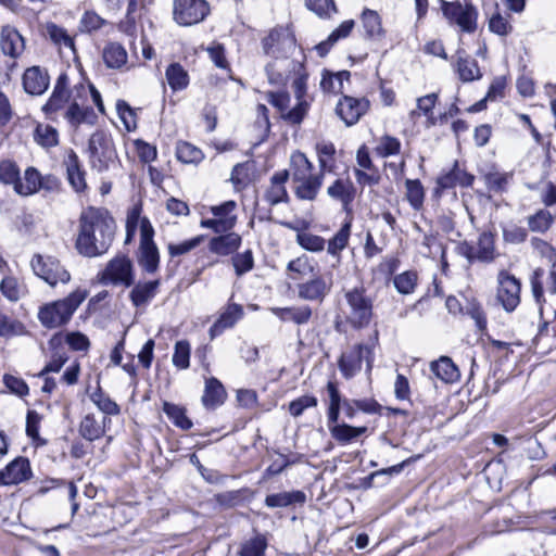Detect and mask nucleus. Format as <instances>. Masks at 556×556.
I'll use <instances>...</instances> for the list:
<instances>
[{
  "instance_id": "nucleus-19",
  "label": "nucleus",
  "mask_w": 556,
  "mask_h": 556,
  "mask_svg": "<svg viewBox=\"0 0 556 556\" xmlns=\"http://www.w3.org/2000/svg\"><path fill=\"white\" fill-rule=\"evenodd\" d=\"M332 288L331 278L326 279L320 275H313V278L298 286V296L305 301L323 302Z\"/></svg>"
},
{
  "instance_id": "nucleus-40",
  "label": "nucleus",
  "mask_w": 556,
  "mask_h": 556,
  "mask_svg": "<svg viewBox=\"0 0 556 556\" xmlns=\"http://www.w3.org/2000/svg\"><path fill=\"white\" fill-rule=\"evenodd\" d=\"M165 76L173 91L184 90L189 85L188 72L179 63L170 64L166 68Z\"/></svg>"
},
{
  "instance_id": "nucleus-23",
  "label": "nucleus",
  "mask_w": 556,
  "mask_h": 556,
  "mask_svg": "<svg viewBox=\"0 0 556 556\" xmlns=\"http://www.w3.org/2000/svg\"><path fill=\"white\" fill-rule=\"evenodd\" d=\"M475 177L462 169L457 163L446 173L441 174L437 178L435 192H442L447 189H453L457 186L470 187L473 182Z\"/></svg>"
},
{
  "instance_id": "nucleus-6",
  "label": "nucleus",
  "mask_w": 556,
  "mask_h": 556,
  "mask_svg": "<svg viewBox=\"0 0 556 556\" xmlns=\"http://www.w3.org/2000/svg\"><path fill=\"white\" fill-rule=\"evenodd\" d=\"M87 296V290L77 288L63 299L46 303L38 309V320L45 328H61L70 323Z\"/></svg>"
},
{
  "instance_id": "nucleus-54",
  "label": "nucleus",
  "mask_w": 556,
  "mask_h": 556,
  "mask_svg": "<svg viewBox=\"0 0 556 556\" xmlns=\"http://www.w3.org/2000/svg\"><path fill=\"white\" fill-rule=\"evenodd\" d=\"M351 233V225L344 224L340 230L328 242L327 251L329 254L336 256L348 245Z\"/></svg>"
},
{
  "instance_id": "nucleus-51",
  "label": "nucleus",
  "mask_w": 556,
  "mask_h": 556,
  "mask_svg": "<svg viewBox=\"0 0 556 556\" xmlns=\"http://www.w3.org/2000/svg\"><path fill=\"white\" fill-rule=\"evenodd\" d=\"M418 275L416 271L407 270L393 278V285L401 294H410L417 286Z\"/></svg>"
},
{
  "instance_id": "nucleus-7",
  "label": "nucleus",
  "mask_w": 556,
  "mask_h": 556,
  "mask_svg": "<svg viewBox=\"0 0 556 556\" xmlns=\"http://www.w3.org/2000/svg\"><path fill=\"white\" fill-rule=\"evenodd\" d=\"M34 274L51 288L66 285L71 281V274L61 262L51 255L35 254L30 261Z\"/></svg>"
},
{
  "instance_id": "nucleus-8",
  "label": "nucleus",
  "mask_w": 556,
  "mask_h": 556,
  "mask_svg": "<svg viewBox=\"0 0 556 556\" xmlns=\"http://www.w3.org/2000/svg\"><path fill=\"white\" fill-rule=\"evenodd\" d=\"M98 281L102 286L129 288L135 282L134 265L126 255H117L106 264L98 274Z\"/></svg>"
},
{
  "instance_id": "nucleus-2",
  "label": "nucleus",
  "mask_w": 556,
  "mask_h": 556,
  "mask_svg": "<svg viewBox=\"0 0 556 556\" xmlns=\"http://www.w3.org/2000/svg\"><path fill=\"white\" fill-rule=\"evenodd\" d=\"M116 225L106 210L89 206L78 220L75 248L85 257H97L108 252L111 247Z\"/></svg>"
},
{
  "instance_id": "nucleus-5",
  "label": "nucleus",
  "mask_w": 556,
  "mask_h": 556,
  "mask_svg": "<svg viewBox=\"0 0 556 556\" xmlns=\"http://www.w3.org/2000/svg\"><path fill=\"white\" fill-rule=\"evenodd\" d=\"M287 170L295 197L302 201H314L323 186L325 173L320 169L314 172L313 163L300 151L291 154Z\"/></svg>"
},
{
  "instance_id": "nucleus-37",
  "label": "nucleus",
  "mask_w": 556,
  "mask_h": 556,
  "mask_svg": "<svg viewBox=\"0 0 556 556\" xmlns=\"http://www.w3.org/2000/svg\"><path fill=\"white\" fill-rule=\"evenodd\" d=\"M287 270L290 279L299 280L313 276L315 274V265L308 256L301 255L288 263Z\"/></svg>"
},
{
  "instance_id": "nucleus-11",
  "label": "nucleus",
  "mask_w": 556,
  "mask_h": 556,
  "mask_svg": "<svg viewBox=\"0 0 556 556\" xmlns=\"http://www.w3.org/2000/svg\"><path fill=\"white\" fill-rule=\"evenodd\" d=\"M364 362L366 371L370 372L374 363V348L359 343L341 354L338 366L342 376L345 379H351L361 371Z\"/></svg>"
},
{
  "instance_id": "nucleus-33",
  "label": "nucleus",
  "mask_w": 556,
  "mask_h": 556,
  "mask_svg": "<svg viewBox=\"0 0 556 556\" xmlns=\"http://www.w3.org/2000/svg\"><path fill=\"white\" fill-rule=\"evenodd\" d=\"M39 170L33 166L25 169L23 178L20 177L18 184L15 186V192L22 197H28L40 190Z\"/></svg>"
},
{
  "instance_id": "nucleus-31",
  "label": "nucleus",
  "mask_w": 556,
  "mask_h": 556,
  "mask_svg": "<svg viewBox=\"0 0 556 556\" xmlns=\"http://www.w3.org/2000/svg\"><path fill=\"white\" fill-rule=\"evenodd\" d=\"M455 70L463 83H471L482 77L478 62L475 59L462 55L460 53L457 54Z\"/></svg>"
},
{
  "instance_id": "nucleus-30",
  "label": "nucleus",
  "mask_w": 556,
  "mask_h": 556,
  "mask_svg": "<svg viewBox=\"0 0 556 556\" xmlns=\"http://www.w3.org/2000/svg\"><path fill=\"white\" fill-rule=\"evenodd\" d=\"M110 421L108 417L98 420L94 415L87 414L80 421L79 433L88 441L98 440L105 433L106 422Z\"/></svg>"
},
{
  "instance_id": "nucleus-45",
  "label": "nucleus",
  "mask_w": 556,
  "mask_h": 556,
  "mask_svg": "<svg viewBox=\"0 0 556 556\" xmlns=\"http://www.w3.org/2000/svg\"><path fill=\"white\" fill-rule=\"evenodd\" d=\"M103 61L108 67L119 68L127 62V52L119 43L111 42L103 49Z\"/></svg>"
},
{
  "instance_id": "nucleus-28",
  "label": "nucleus",
  "mask_w": 556,
  "mask_h": 556,
  "mask_svg": "<svg viewBox=\"0 0 556 556\" xmlns=\"http://www.w3.org/2000/svg\"><path fill=\"white\" fill-rule=\"evenodd\" d=\"M223 233L210 240L208 250L214 254L227 256L239 249L242 240L240 235L231 230Z\"/></svg>"
},
{
  "instance_id": "nucleus-46",
  "label": "nucleus",
  "mask_w": 556,
  "mask_h": 556,
  "mask_svg": "<svg viewBox=\"0 0 556 556\" xmlns=\"http://www.w3.org/2000/svg\"><path fill=\"white\" fill-rule=\"evenodd\" d=\"M555 220L554 215L547 210H539L528 217L529 229L533 232H546Z\"/></svg>"
},
{
  "instance_id": "nucleus-25",
  "label": "nucleus",
  "mask_w": 556,
  "mask_h": 556,
  "mask_svg": "<svg viewBox=\"0 0 556 556\" xmlns=\"http://www.w3.org/2000/svg\"><path fill=\"white\" fill-rule=\"evenodd\" d=\"M288 179L289 172L287 169L279 170L271 176L269 187L265 192V200L270 205L288 202L289 194L286 188Z\"/></svg>"
},
{
  "instance_id": "nucleus-61",
  "label": "nucleus",
  "mask_w": 556,
  "mask_h": 556,
  "mask_svg": "<svg viewBox=\"0 0 556 556\" xmlns=\"http://www.w3.org/2000/svg\"><path fill=\"white\" fill-rule=\"evenodd\" d=\"M232 266L238 277L253 269L254 258L251 250L238 253L231 258Z\"/></svg>"
},
{
  "instance_id": "nucleus-12",
  "label": "nucleus",
  "mask_w": 556,
  "mask_h": 556,
  "mask_svg": "<svg viewBox=\"0 0 556 556\" xmlns=\"http://www.w3.org/2000/svg\"><path fill=\"white\" fill-rule=\"evenodd\" d=\"M520 291V281L508 271L500 270L497 274L496 300L506 312L510 313L519 305Z\"/></svg>"
},
{
  "instance_id": "nucleus-42",
  "label": "nucleus",
  "mask_w": 556,
  "mask_h": 556,
  "mask_svg": "<svg viewBox=\"0 0 556 556\" xmlns=\"http://www.w3.org/2000/svg\"><path fill=\"white\" fill-rule=\"evenodd\" d=\"M46 34L50 40L60 49H68L73 54H75L74 39L63 27H60L54 23H48L46 25Z\"/></svg>"
},
{
  "instance_id": "nucleus-56",
  "label": "nucleus",
  "mask_w": 556,
  "mask_h": 556,
  "mask_svg": "<svg viewBox=\"0 0 556 556\" xmlns=\"http://www.w3.org/2000/svg\"><path fill=\"white\" fill-rule=\"evenodd\" d=\"M20 168L13 161L3 160L0 162V181L10 185L15 190V186L20 180Z\"/></svg>"
},
{
  "instance_id": "nucleus-34",
  "label": "nucleus",
  "mask_w": 556,
  "mask_h": 556,
  "mask_svg": "<svg viewBox=\"0 0 556 556\" xmlns=\"http://www.w3.org/2000/svg\"><path fill=\"white\" fill-rule=\"evenodd\" d=\"M226 397L223 384L216 378H208L205 381L202 403L205 407H216L220 405Z\"/></svg>"
},
{
  "instance_id": "nucleus-24",
  "label": "nucleus",
  "mask_w": 556,
  "mask_h": 556,
  "mask_svg": "<svg viewBox=\"0 0 556 556\" xmlns=\"http://www.w3.org/2000/svg\"><path fill=\"white\" fill-rule=\"evenodd\" d=\"M0 47L5 55L17 59L25 50V40L16 28L5 25L1 28Z\"/></svg>"
},
{
  "instance_id": "nucleus-55",
  "label": "nucleus",
  "mask_w": 556,
  "mask_h": 556,
  "mask_svg": "<svg viewBox=\"0 0 556 556\" xmlns=\"http://www.w3.org/2000/svg\"><path fill=\"white\" fill-rule=\"evenodd\" d=\"M191 348L187 340L177 341L173 354V365L178 369H187L190 366Z\"/></svg>"
},
{
  "instance_id": "nucleus-62",
  "label": "nucleus",
  "mask_w": 556,
  "mask_h": 556,
  "mask_svg": "<svg viewBox=\"0 0 556 556\" xmlns=\"http://www.w3.org/2000/svg\"><path fill=\"white\" fill-rule=\"evenodd\" d=\"M296 242L300 247L311 252H319L325 248L324 238L311 232H299L296 235Z\"/></svg>"
},
{
  "instance_id": "nucleus-47",
  "label": "nucleus",
  "mask_w": 556,
  "mask_h": 556,
  "mask_svg": "<svg viewBox=\"0 0 556 556\" xmlns=\"http://www.w3.org/2000/svg\"><path fill=\"white\" fill-rule=\"evenodd\" d=\"M176 155L180 162L186 164H198L204 157L199 148L186 141L177 143Z\"/></svg>"
},
{
  "instance_id": "nucleus-35",
  "label": "nucleus",
  "mask_w": 556,
  "mask_h": 556,
  "mask_svg": "<svg viewBox=\"0 0 556 556\" xmlns=\"http://www.w3.org/2000/svg\"><path fill=\"white\" fill-rule=\"evenodd\" d=\"M476 249L477 261L482 263H492L496 256L494 236L490 232H482L479 238Z\"/></svg>"
},
{
  "instance_id": "nucleus-58",
  "label": "nucleus",
  "mask_w": 556,
  "mask_h": 556,
  "mask_svg": "<svg viewBox=\"0 0 556 556\" xmlns=\"http://www.w3.org/2000/svg\"><path fill=\"white\" fill-rule=\"evenodd\" d=\"M93 404L105 415H118L119 406L111 400V397L104 394L100 389L94 391L91 396Z\"/></svg>"
},
{
  "instance_id": "nucleus-38",
  "label": "nucleus",
  "mask_w": 556,
  "mask_h": 556,
  "mask_svg": "<svg viewBox=\"0 0 556 556\" xmlns=\"http://www.w3.org/2000/svg\"><path fill=\"white\" fill-rule=\"evenodd\" d=\"M349 79L350 72L348 71L338 73L324 71L320 87L325 92L341 93L344 90V81H349Z\"/></svg>"
},
{
  "instance_id": "nucleus-16",
  "label": "nucleus",
  "mask_w": 556,
  "mask_h": 556,
  "mask_svg": "<svg viewBox=\"0 0 556 556\" xmlns=\"http://www.w3.org/2000/svg\"><path fill=\"white\" fill-rule=\"evenodd\" d=\"M208 12V4L204 0H175L174 2V18L184 26L200 23Z\"/></svg>"
},
{
  "instance_id": "nucleus-52",
  "label": "nucleus",
  "mask_w": 556,
  "mask_h": 556,
  "mask_svg": "<svg viewBox=\"0 0 556 556\" xmlns=\"http://www.w3.org/2000/svg\"><path fill=\"white\" fill-rule=\"evenodd\" d=\"M362 23L366 34L369 37L380 36L383 33L381 18L379 14L369 9H365L362 13Z\"/></svg>"
},
{
  "instance_id": "nucleus-13",
  "label": "nucleus",
  "mask_w": 556,
  "mask_h": 556,
  "mask_svg": "<svg viewBox=\"0 0 556 556\" xmlns=\"http://www.w3.org/2000/svg\"><path fill=\"white\" fill-rule=\"evenodd\" d=\"M236 208L237 203L232 200L226 201L219 205H214L211 207V213L214 215V218L202 219L200 226L202 228L212 229L216 233L230 231L237 223V216L235 214Z\"/></svg>"
},
{
  "instance_id": "nucleus-27",
  "label": "nucleus",
  "mask_w": 556,
  "mask_h": 556,
  "mask_svg": "<svg viewBox=\"0 0 556 556\" xmlns=\"http://www.w3.org/2000/svg\"><path fill=\"white\" fill-rule=\"evenodd\" d=\"M159 287L160 280L134 283L129 292L130 302L137 308L146 307L156 295Z\"/></svg>"
},
{
  "instance_id": "nucleus-49",
  "label": "nucleus",
  "mask_w": 556,
  "mask_h": 556,
  "mask_svg": "<svg viewBox=\"0 0 556 556\" xmlns=\"http://www.w3.org/2000/svg\"><path fill=\"white\" fill-rule=\"evenodd\" d=\"M34 139L43 148H52L59 143V134L54 127L39 124L35 129Z\"/></svg>"
},
{
  "instance_id": "nucleus-41",
  "label": "nucleus",
  "mask_w": 556,
  "mask_h": 556,
  "mask_svg": "<svg viewBox=\"0 0 556 556\" xmlns=\"http://www.w3.org/2000/svg\"><path fill=\"white\" fill-rule=\"evenodd\" d=\"M327 193L330 198L338 200L346 208L353 201V186L348 180L337 179L328 187Z\"/></svg>"
},
{
  "instance_id": "nucleus-18",
  "label": "nucleus",
  "mask_w": 556,
  "mask_h": 556,
  "mask_svg": "<svg viewBox=\"0 0 556 556\" xmlns=\"http://www.w3.org/2000/svg\"><path fill=\"white\" fill-rule=\"evenodd\" d=\"M531 289L538 303L544 302V292L556 294V262L548 264V269L536 268L531 276Z\"/></svg>"
},
{
  "instance_id": "nucleus-4",
  "label": "nucleus",
  "mask_w": 556,
  "mask_h": 556,
  "mask_svg": "<svg viewBox=\"0 0 556 556\" xmlns=\"http://www.w3.org/2000/svg\"><path fill=\"white\" fill-rule=\"evenodd\" d=\"M140 230V245L138 250V264L148 274L159 269L160 252L153 240L154 229L148 217H141L138 207L127 214L126 243L130 242L137 228Z\"/></svg>"
},
{
  "instance_id": "nucleus-53",
  "label": "nucleus",
  "mask_w": 556,
  "mask_h": 556,
  "mask_svg": "<svg viewBox=\"0 0 556 556\" xmlns=\"http://www.w3.org/2000/svg\"><path fill=\"white\" fill-rule=\"evenodd\" d=\"M405 186L407 201L415 210H419L425 198L424 187L418 179H407Z\"/></svg>"
},
{
  "instance_id": "nucleus-10",
  "label": "nucleus",
  "mask_w": 556,
  "mask_h": 556,
  "mask_svg": "<svg viewBox=\"0 0 556 556\" xmlns=\"http://www.w3.org/2000/svg\"><path fill=\"white\" fill-rule=\"evenodd\" d=\"M350 307L349 321L354 328L367 327L372 318V299L366 295L364 287H355L344 293Z\"/></svg>"
},
{
  "instance_id": "nucleus-1",
  "label": "nucleus",
  "mask_w": 556,
  "mask_h": 556,
  "mask_svg": "<svg viewBox=\"0 0 556 556\" xmlns=\"http://www.w3.org/2000/svg\"><path fill=\"white\" fill-rule=\"evenodd\" d=\"M88 89L85 84H76L71 88L67 74L62 73L56 78L53 91L42 111L51 118L61 114L73 127H78L83 123L92 124L96 115L88 105Z\"/></svg>"
},
{
  "instance_id": "nucleus-22",
  "label": "nucleus",
  "mask_w": 556,
  "mask_h": 556,
  "mask_svg": "<svg viewBox=\"0 0 556 556\" xmlns=\"http://www.w3.org/2000/svg\"><path fill=\"white\" fill-rule=\"evenodd\" d=\"M24 90L31 96L42 94L50 85L47 70L40 66L28 67L23 74Z\"/></svg>"
},
{
  "instance_id": "nucleus-63",
  "label": "nucleus",
  "mask_w": 556,
  "mask_h": 556,
  "mask_svg": "<svg viewBox=\"0 0 556 556\" xmlns=\"http://www.w3.org/2000/svg\"><path fill=\"white\" fill-rule=\"evenodd\" d=\"M317 399L313 395H302L289 403V413L293 417H300L303 412L317 406Z\"/></svg>"
},
{
  "instance_id": "nucleus-9",
  "label": "nucleus",
  "mask_w": 556,
  "mask_h": 556,
  "mask_svg": "<svg viewBox=\"0 0 556 556\" xmlns=\"http://www.w3.org/2000/svg\"><path fill=\"white\" fill-rule=\"evenodd\" d=\"M441 10L450 23L457 25L462 31L473 33L477 29L478 11L468 0H440Z\"/></svg>"
},
{
  "instance_id": "nucleus-3",
  "label": "nucleus",
  "mask_w": 556,
  "mask_h": 556,
  "mask_svg": "<svg viewBox=\"0 0 556 556\" xmlns=\"http://www.w3.org/2000/svg\"><path fill=\"white\" fill-rule=\"evenodd\" d=\"M263 48L266 54L276 58V61L266 66L269 80L283 83L289 78L290 72L299 73L302 63L288 60V55L295 50V38L287 28H275L263 40Z\"/></svg>"
},
{
  "instance_id": "nucleus-20",
  "label": "nucleus",
  "mask_w": 556,
  "mask_h": 556,
  "mask_svg": "<svg viewBox=\"0 0 556 556\" xmlns=\"http://www.w3.org/2000/svg\"><path fill=\"white\" fill-rule=\"evenodd\" d=\"M244 315L243 306L237 303H228L220 312L216 321L208 330L210 338L220 336L226 329L232 328Z\"/></svg>"
},
{
  "instance_id": "nucleus-57",
  "label": "nucleus",
  "mask_w": 556,
  "mask_h": 556,
  "mask_svg": "<svg viewBox=\"0 0 556 556\" xmlns=\"http://www.w3.org/2000/svg\"><path fill=\"white\" fill-rule=\"evenodd\" d=\"M401 142L397 138L392 136H382L375 148V152L378 156L388 157L400 153Z\"/></svg>"
},
{
  "instance_id": "nucleus-32",
  "label": "nucleus",
  "mask_w": 556,
  "mask_h": 556,
  "mask_svg": "<svg viewBox=\"0 0 556 556\" xmlns=\"http://www.w3.org/2000/svg\"><path fill=\"white\" fill-rule=\"evenodd\" d=\"M271 313L282 321H293L298 325L307 324L312 317V308L307 305L300 307H271Z\"/></svg>"
},
{
  "instance_id": "nucleus-43",
  "label": "nucleus",
  "mask_w": 556,
  "mask_h": 556,
  "mask_svg": "<svg viewBox=\"0 0 556 556\" xmlns=\"http://www.w3.org/2000/svg\"><path fill=\"white\" fill-rule=\"evenodd\" d=\"M305 501V495L301 491L293 492H281L276 494L267 495L265 498V504L267 507L276 508V507H287L294 503H303Z\"/></svg>"
},
{
  "instance_id": "nucleus-50",
  "label": "nucleus",
  "mask_w": 556,
  "mask_h": 556,
  "mask_svg": "<svg viewBox=\"0 0 556 556\" xmlns=\"http://www.w3.org/2000/svg\"><path fill=\"white\" fill-rule=\"evenodd\" d=\"M163 410L173 424L182 430H188L192 427V421L186 416L182 407L165 402Z\"/></svg>"
},
{
  "instance_id": "nucleus-60",
  "label": "nucleus",
  "mask_w": 556,
  "mask_h": 556,
  "mask_svg": "<svg viewBox=\"0 0 556 556\" xmlns=\"http://www.w3.org/2000/svg\"><path fill=\"white\" fill-rule=\"evenodd\" d=\"M305 5L308 10L324 18H329L337 12L333 0H305Z\"/></svg>"
},
{
  "instance_id": "nucleus-15",
  "label": "nucleus",
  "mask_w": 556,
  "mask_h": 556,
  "mask_svg": "<svg viewBox=\"0 0 556 556\" xmlns=\"http://www.w3.org/2000/svg\"><path fill=\"white\" fill-rule=\"evenodd\" d=\"M266 98L280 112L281 117L293 125L300 124L309 109V103L306 100H300L294 108L289 110L290 96L287 92H268Z\"/></svg>"
},
{
  "instance_id": "nucleus-29",
  "label": "nucleus",
  "mask_w": 556,
  "mask_h": 556,
  "mask_svg": "<svg viewBox=\"0 0 556 556\" xmlns=\"http://www.w3.org/2000/svg\"><path fill=\"white\" fill-rule=\"evenodd\" d=\"M430 369L438 379L445 383H454L460 377L458 367L447 356H441L439 359L431 362Z\"/></svg>"
},
{
  "instance_id": "nucleus-59",
  "label": "nucleus",
  "mask_w": 556,
  "mask_h": 556,
  "mask_svg": "<svg viewBox=\"0 0 556 556\" xmlns=\"http://www.w3.org/2000/svg\"><path fill=\"white\" fill-rule=\"evenodd\" d=\"M204 240L203 236H197L179 243H168L167 251L172 257L185 255L198 248Z\"/></svg>"
},
{
  "instance_id": "nucleus-44",
  "label": "nucleus",
  "mask_w": 556,
  "mask_h": 556,
  "mask_svg": "<svg viewBox=\"0 0 556 556\" xmlns=\"http://www.w3.org/2000/svg\"><path fill=\"white\" fill-rule=\"evenodd\" d=\"M0 291L11 302H17L27 293L26 287L13 276H7L2 279Z\"/></svg>"
},
{
  "instance_id": "nucleus-36",
  "label": "nucleus",
  "mask_w": 556,
  "mask_h": 556,
  "mask_svg": "<svg viewBox=\"0 0 556 556\" xmlns=\"http://www.w3.org/2000/svg\"><path fill=\"white\" fill-rule=\"evenodd\" d=\"M268 546L267 539L264 534L255 533L244 539L239 546V556H265Z\"/></svg>"
},
{
  "instance_id": "nucleus-17",
  "label": "nucleus",
  "mask_w": 556,
  "mask_h": 556,
  "mask_svg": "<svg viewBox=\"0 0 556 556\" xmlns=\"http://www.w3.org/2000/svg\"><path fill=\"white\" fill-rule=\"evenodd\" d=\"M368 109L369 101L366 98L344 96L338 101L336 113L346 126H352L359 121Z\"/></svg>"
},
{
  "instance_id": "nucleus-48",
  "label": "nucleus",
  "mask_w": 556,
  "mask_h": 556,
  "mask_svg": "<svg viewBox=\"0 0 556 556\" xmlns=\"http://www.w3.org/2000/svg\"><path fill=\"white\" fill-rule=\"evenodd\" d=\"M319 169L324 173L332 170V159L336 153L334 144L330 141H319L316 143Z\"/></svg>"
},
{
  "instance_id": "nucleus-26",
  "label": "nucleus",
  "mask_w": 556,
  "mask_h": 556,
  "mask_svg": "<svg viewBox=\"0 0 556 556\" xmlns=\"http://www.w3.org/2000/svg\"><path fill=\"white\" fill-rule=\"evenodd\" d=\"M67 180L77 193L87 190L86 172L83 169L79 159L74 151H71L65 159Z\"/></svg>"
},
{
  "instance_id": "nucleus-39",
  "label": "nucleus",
  "mask_w": 556,
  "mask_h": 556,
  "mask_svg": "<svg viewBox=\"0 0 556 556\" xmlns=\"http://www.w3.org/2000/svg\"><path fill=\"white\" fill-rule=\"evenodd\" d=\"M331 437L341 444H348L367 431V427H353L348 424L329 426Z\"/></svg>"
},
{
  "instance_id": "nucleus-21",
  "label": "nucleus",
  "mask_w": 556,
  "mask_h": 556,
  "mask_svg": "<svg viewBox=\"0 0 556 556\" xmlns=\"http://www.w3.org/2000/svg\"><path fill=\"white\" fill-rule=\"evenodd\" d=\"M30 476L29 460L25 457H17L0 471V485L17 484L28 480Z\"/></svg>"
},
{
  "instance_id": "nucleus-64",
  "label": "nucleus",
  "mask_w": 556,
  "mask_h": 556,
  "mask_svg": "<svg viewBox=\"0 0 556 556\" xmlns=\"http://www.w3.org/2000/svg\"><path fill=\"white\" fill-rule=\"evenodd\" d=\"M531 245L534 252L541 256V258L546 260L548 264L556 262V249H554L548 242L540 238H532Z\"/></svg>"
},
{
  "instance_id": "nucleus-14",
  "label": "nucleus",
  "mask_w": 556,
  "mask_h": 556,
  "mask_svg": "<svg viewBox=\"0 0 556 556\" xmlns=\"http://www.w3.org/2000/svg\"><path fill=\"white\" fill-rule=\"evenodd\" d=\"M89 153L92 167L98 170L108 168L114 157L113 142L104 131H96L89 139Z\"/></svg>"
}]
</instances>
